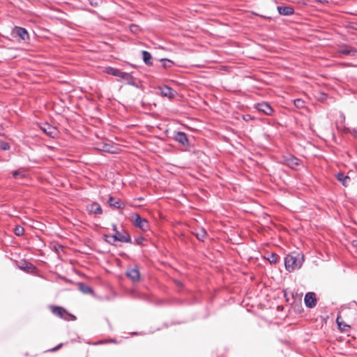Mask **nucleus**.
Wrapping results in <instances>:
<instances>
[{"label": "nucleus", "mask_w": 357, "mask_h": 357, "mask_svg": "<svg viewBox=\"0 0 357 357\" xmlns=\"http://www.w3.org/2000/svg\"><path fill=\"white\" fill-rule=\"evenodd\" d=\"M304 261V256L297 252H291L284 258V266L287 271L293 272L301 268Z\"/></svg>", "instance_id": "f257e3e1"}, {"label": "nucleus", "mask_w": 357, "mask_h": 357, "mask_svg": "<svg viewBox=\"0 0 357 357\" xmlns=\"http://www.w3.org/2000/svg\"><path fill=\"white\" fill-rule=\"evenodd\" d=\"M132 221L135 226L139 228L143 231H147L150 228L148 220L142 218L138 213L134 215Z\"/></svg>", "instance_id": "f03ea898"}, {"label": "nucleus", "mask_w": 357, "mask_h": 357, "mask_svg": "<svg viewBox=\"0 0 357 357\" xmlns=\"http://www.w3.org/2000/svg\"><path fill=\"white\" fill-rule=\"evenodd\" d=\"M104 237L105 238H112L113 241H119L122 243H132V239L130 234L127 232L125 234H121L119 231H116L114 235L109 236L107 234H105Z\"/></svg>", "instance_id": "7ed1b4c3"}, {"label": "nucleus", "mask_w": 357, "mask_h": 357, "mask_svg": "<svg viewBox=\"0 0 357 357\" xmlns=\"http://www.w3.org/2000/svg\"><path fill=\"white\" fill-rule=\"evenodd\" d=\"M173 138L175 141L178 142L182 146H183L186 148L190 147V143L188 139V137L186 133H185L184 132H181V131L175 132L174 133Z\"/></svg>", "instance_id": "20e7f679"}, {"label": "nucleus", "mask_w": 357, "mask_h": 357, "mask_svg": "<svg viewBox=\"0 0 357 357\" xmlns=\"http://www.w3.org/2000/svg\"><path fill=\"white\" fill-rule=\"evenodd\" d=\"M126 275L132 280V282H137L140 279L139 269L137 266H130L127 268Z\"/></svg>", "instance_id": "39448f33"}, {"label": "nucleus", "mask_w": 357, "mask_h": 357, "mask_svg": "<svg viewBox=\"0 0 357 357\" xmlns=\"http://www.w3.org/2000/svg\"><path fill=\"white\" fill-rule=\"evenodd\" d=\"M12 35L14 37H18L21 40L26 41L29 39L27 30L23 27L15 26L12 31Z\"/></svg>", "instance_id": "423d86ee"}, {"label": "nucleus", "mask_w": 357, "mask_h": 357, "mask_svg": "<svg viewBox=\"0 0 357 357\" xmlns=\"http://www.w3.org/2000/svg\"><path fill=\"white\" fill-rule=\"evenodd\" d=\"M40 129L49 137H55L58 134V130L56 127L51 126L48 123H42L40 126Z\"/></svg>", "instance_id": "0eeeda50"}, {"label": "nucleus", "mask_w": 357, "mask_h": 357, "mask_svg": "<svg viewBox=\"0 0 357 357\" xmlns=\"http://www.w3.org/2000/svg\"><path fill=\"white\" fill-rule=\"evenodd\" d=\"M255 108L257 109L259 112H263L264 114L268 116H271L273 113V108L268 103L266 102H261L255 104Z\"/></svg>", "instance_id": "6e6552de"}, {"label": "nucleus", "mask_w": 357, "mask_h": 357, "mask_svg": "<svg viewBox=\"0 0 357 357\" xmlns=\"http://www.w3.org/2000/svg\"><path fill=\"white\" fill-rule=\"evenodd\" d=\"M304 303L306 307L312 308L317 304V298L314 292H307L304 297Z\"/></svg>", "instance_id": "1a4fd4ad"}, {"label": "nucleus", "mask_w": 357, "mask_h": 357, "mask_svg": "<svg viewBox=\"0 0 357 357\" xmlns=\"http://www.w3.org/2000/svg\"><path fill=\"white\" fill-rule=\"evenodd\" d=\"M284 163L289 166L290 168H295L299 165V160L291 154H288L283 157Z\"/></svg>", "instance_id": "9d476101"}, {"label": "nucleus", "mask_w": 357, "mask_h": 357, "mask_svg": "<svg viewBox=\"0 0 357 357\" xmlns=\"http://www.w3.org/2000/svg\"><path fill=\"white\" fill-rule=\"evenodd\" d=\"M105 72L108 75H111L116 77H119L121 78H127L128 75L125 72H121L119 69L115 68L113 67H107L105 69Z\"/></svg>", "instance_id": "9b49d317"}, {"label": "nucleus", "mask_w": 357, "mask_h": 357, "mask_svg": "<svg viewBox=\"0 0 357 357\" xmlns=\"http://www.w3.org/2000/svg\"><path fill=\"white\" fill-rule=\"evenodd\" d=\"M89 213L100 215L102 213V209L100 205L97 202H93L86 206Z\"/></svg>", "instance_id": "f8f14e48"}, {"label": "nucleus", "mask_w": 357, "mask_h": 357, "mask_svg": "<svg viewBox=\"0 0 357 357\" xmlns=\"http://www.w3.org/2000/svg\"><path fill=\"white\" fill-rule=\"evenodd\" d=\"M277 10L280 15L289 16L294 13V8L292 6H278Z\"/></svg>", "instance_id": "ddd939ff"}, {"label": "nucleus", "mask_w": 357, "mask_h": 357, "mask_svg": "<svg viewBox=\"0 0 357 357\" xmlns=\"http://www.w3.org/2000/svg\"><path fill=\"white\" fill-rule=\"evenodd\" d=\"M108 204L111 207L117 209L123 208L125 207V204L120 199H116L112 196L109 197Z\"/></svg>", "instance_id": "4468645a"}, {"label": "nucleus", "mask_w": 357, "mask_h": 357, "mask_svg": "<svg viewBox=\"0 0 357 357\" xmlns=\"http://www.w3.org/2000/svg\"><path fill=\"white\" fill-rule=\"evenodd\" d=\"M52 312L54 314L58 316L60 318H63L65 319H67V318L64 316V314L69 316L70 314H68L65 309H63L62 307L59 306H54L52 307Z\"/></svg>", "instance_id": "2eb2a0df"}, {"label": "nucleus", "mask_w": 357, "mask_h": 357, "mask_svg": "<svg viewBox=\"0 0 357 357\" xmlns=\"http://www.w3.org/2000/svg\"><path fill=\"white\" fill-rule=\"evenodd\" d=\"M142 60L144 63L148 66H153V60L152 56L148 51L142 50Z\"/></svg>", "instance_id": "dca6fc26"}, {"label": "nucleus", "mask_w": 357, "mask_h": 357, "mask_svg": "<svg viewBox=\"0 0 357 357\" xmlns=\"http://www.w3.org/2000/svg\"><path fill=\"white\" fill-rule=\"evenodd\" d=\"M160 93L162 96L167 98H173L174 96V90L167 86H164L160 88Z\"/></svg>", "instance_id": "f3484780"}, {"label": "nucleus", "mask_w": 357, "mask_h": 357, "mask_svg": "<svg viewBox=\"0 0 357 357\" xmlns=\"http://www.w3.org/2000/svg\"><path fill=\"white\" fill-rule=\"evenodd\" d=\"M77 286L79 290L82 291L83 294H89L93 293V289L90 286L84 282H79L77 284Z\"/></svg>", "instance_id": "a211bd4d"}, {"label": "nucleus", "mask_w": 357, "mask_h": 357, "mask_svg": "<svg viewBox=\"0 0 357 357\" xmlns=\"http://www.w3.org/2000/svg\"><path fill=\"white\" fill-rule=\"evenodd\" d=\"M337 179L342 183L343 185L347 186L346 181L350 180L348 176H346L344 173L340 172L337 174Z\"/></svg>", "instance_id": "6ab92c4d"}, {"label": "nucleus", "mask_w": 357, "mask_h": 357, "mask_svg": "<svg viewBox=\"0 0 357 357\" xmlns=\"http://www.w3.org/2000/svg\"><path fill=\"white\" fill-rule=\"evenodd\" d=\"M197 238L199 241H204L207 236V233L205 229H202L199 231L194 234Z\"/></svg>", "instance_id": "aec40b11"}, {"label": "nucleus", "mask_w": 357, "mask_h": 357, "mask_svg": "<svg viewBox=\"0 0 357 357\" xmlns=\"http://www.w3.org/2000/svg\"><path fill=\"white\" fill-rule=\"evenodd\" d=\"M160 61L162 63V67L164 68H170L174 65V61L166 58L160 59Z\"/></svg>", "instance_id": "412c9836"}, {"label": "nucleus", "mask_w": 357, "mask_h": 357, "mask_svg": "<svg viewBox=\"0 0 357 357\" xmlns=\"http://www.w3.org/2000/svg\"><path fill=\"white\" fill-rule=\"evenodd\" d=\"M279 256L275 253L268 255L267 259L271 264H276L278 261Z\"/></svg>", "instance_id": "4be33fe9"}, {"label": "nucleus", "mask_w": 357, "mask_h": 357, "mask_svg": "<svg viewBox=\"0 0 357 357\" xmlns=\"http://www.w3.org/2000/svg\"><path fill=\"white\" fill-rule=\"evenodd\" d=\"M340 317H337V318L336 319V321H337V324H338L339 328L342 331H347L350 328V326L344 323L340 322Z\"/></svg>", "instance_id": "5701e85b"}, {"label": "nucleus", "mask_w": 357, "mask_h": 357, "mask_svg": "<svg viewBox=\"0 0 357 357\" xmlns=\"http://www.w3.org/2000/svg\"><path fill=\"white\" fill-rule=\"evenodd\" d=\"M24 232V229L23 227L20 226V225H16L15 227V229H14V234L17 236H20L22 235H23Z\"/></svg>", "instance_id": "b1692460"}, {"label": "nucleus", "mask_w": 357, "mask_h": 357, "mask_svg": "<svg viewBox=\"0 0 357 357\" xmlns=\"http://www.w3.org/2000/svg\"><path fill=\"white\" fill-rule=\"evenodd\" d=\"M126 74L128 75V77H126L127 78H123V79H126L127 81L128 84L131 85V86H136V83H135V78L133 77V76L128 73H126Z\"/></svg>", "instance_id": "393cba45"}, {"label": "nucleus", "mask_w": 357, "mask_h": 357, "mask_svg": "<svg viewBox=\"0 0 357 357\" xmlns=\"http://www.w3.org/2000/svg\"><path fill=\"white\" fill-rule=\"evenodd\" d=\"M13 174V178H24L25 177V174H24V172L20 171V170H16V171H14L12 173Z\"/></svg>", "instance_id": "a878e982"}, {"label": "nucleus", "mask_w": 357, "mask_h": 357, "mask_svg": "<svg viewBox=\"0 0 357 357\" xmlns=\"http://www.w3.org/2000/svg\"><path fill=\"white\" fill-rule=\"evenodd\" d=\"M10 148V144L4 141H0V149L3 151L9 150Z\"/></svg>", "instance_id": "bb28decb"}, {"label": "nucleus", "mask_w": 357, "mask_h": 357, "mask_svg": "<svg viewBox=\"0 0 357 357\" xmlns=\"http://www.w3.org/2000/svg\"><path fill=\"white\" fill-rule=\"evenodd\" d=\"M23 264L25 265L22 267H21L22 269L23 270H26V271H29L30 269L31 268H34V266L33 264H31V263H28L26 261H23Z\"/></svg>", "instance_id": "cd10ccee"}, {"label": "nucleus", "mask_w": 357, "mask_h": 357, "mask_svg": "<svg viewBox=\"0 0 357 357\" xmlns=\"http://www.w3.org/2000/svg\"><path fill=\"white\" fill-rule=\"evenodd\" d=\"M88 1L93 7H98L102 3V0H88Z\"/></svg>", "instance_id": "c85d7f7f"}, {"label": "nucleus", "mask_w": 357, "mask_h": 357, "mask_svg": "<svg viewBox=\"0 0 357 357\" xmlns=\"http://www.w3.org/2000/svg\"><path fill=\"white\" fill-rule=\"evenodd\" d=\"M130 30L132 33H137L140 31V28L138 25L132 24L130 26Z\"/></svg>", "instance_id": "c756f323"}, {"label": "nucleus", "mask_w": 357, "mask_h": 357, "mask_svg": "<svg viewBox=\"0 0 357 357\" xmlns=\"http://www.w3.org/2000/svg\"><path fill=\"white\" fill-rule=\"evenodd\" d=\"M144 241V238L142 237V236H139L137 238H136L134 241V242H132V243H134L135 245H142L143 242Z\"/></svg>", "instance_id": "7c9ffc66"}, {"label": "nucleus", "mask_w": 357, "mask_h": 357, "mask_svg": "<svg viewBox=\"0 0 357 357\" xmlns=\"http://www.w3.org/2000/svg\"><path fill=\"white\" fill-rule=\"evenodd\" d=\"M341 52L345 55H351L354 54L355 51L353 50L343 49L341 50Z\"/></svg>", "instance_id": "2f4dec72"}, {"label": "nucleus", "mask_w": 357, "mask_h": 357, "mask_svg": "<svg viewBox=\"0 0 357 357\" xmlns=\"http://www.w3.org/2000/svg\"><path fill=\"white\" fill-rule=\"evenodd\" d=\"M294 105L297 107H303L304 105V102L301 99H296L294 100Z\"/></svg>", "instance_id": "473e14b6"}, {"label": "nucleus", "mask_w": 357, "mask_h": 357, "mask_svg": "<svg viewBox=\"0 0 357 357\" xmlns=\"http://www.w3.org/2000/svg\"><path fill=\"white\" fill-rule=\"evenodd\" d=\"M102 149H103L104 151H106V152H112L110 151L109 146L108 144L104 145Z\"/></svg>", "instance_id": "72a5a7b5"}, {"label": "nucleus", "mask_w": 357, "mask_h": 357, "mask_svg": "<svg viewBox=\"0 0 357 357\" xmlns=\"http://www.w3.org/2000/svg\"><path fill=\"white\" fill-rule=\"evenodd\" d=\"M61 347H62V344H59V345H57L54 348L52 349L51 351H55L58 350L59 349H60Z\"/></svg>", "instance_id": "f704fd0d"}, {"label": "nucleus", "mask_w": 357, "mask_h": 357, "mask_svg": "<svg viewBox=\"0 0 357 357\" xmlns=\"http://www.w3.org/2000/svg\"><path fill=\"white\" fill-rule=\"evenodd\" d=\"M351 134L355 137H357V130L356 129H353L351 131Z\"/></svg>", "instance_id": "c9c22d12"}, {"label": "nucleus", "mask_w": 357, "mask_h": 357, "mask_svg": "<svg viewBox=\"0 0 357 357\" xmlns=\"http://www.w3.org/2000/svg\"><path fill=\"white\" fill-rule=\"evenodd\" d=\"M105 238V241H107V243H109V244L111 245H113V242L112 241V238Z\"/></svg>", "instance_id": "e433bc0d"}, {"label": "nucleus", "mask_w": 357, "mask_h": 357, "mask_svg": "<svg viewBox=\"0 0 357 357\" xmlns=\"http://www.w3.org/2000/svg\"><path fill=\"white\" fill-rule=\"evenodd\" d=\"M175 284L178 287H183V283L181 281H179V280H175Z\"/></svg>", "instance_id": "4c0bfd02"}, {"label": "nucleus", "mask_w": 357, "mask_h": 357, "mask_svg": "<svg viewBox=\"0 0 357 357\" xmlns=\"http://www.w3.org/2000/svg\"><path fill=\"white\" fill-rule=\"evenodd\" d=\"M112 227H113V231H114V233H116V231H118L116 225H113Z\"/></svg>", "instance_id": "58836bf2"}, {"label": "nucleus", "mask_w": 357, "mask_h": 357, "mask_svg": "<svg viewBox=\"0 0 357 357\" xmlns=\"http://www.w3.org/2000/svg\"><path fill=\"white\" fill-rule=\"evenodd\" d=\"M316 1L318 2H320V3H324V2L326 1V0H316Z\"/></svg>", "instance_id": "ea45409f"}, {"label": "nucleus", "mask_w": 357, "mask_h": 357, "mask_svg": "<svg viewBox=\"0 0 357 357\" xmlns=\"http://www.w3.org/2000/svg\"><path fill=\"white\" fill-rule=\"evenodd\" d=\"M137 199H138V200H139V201H142V200H143L144 199H143L142 197H139V198H138Z\"/></svg>", "instance_id": "a19ab883"}]
</instances>
